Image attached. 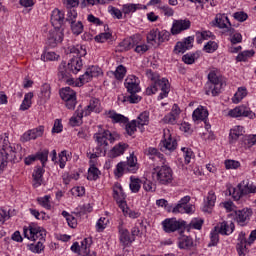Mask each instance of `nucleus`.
<instances>
[{
	"label": "nucleus",
	"mask_w": 256,
	"mask_h": 256,
	"mask_svg": "<svg viewBox=\"0 0 256 256\" xmlns=\"http://www.w3.org/2000/svg\"><path fill=\"white\" fill-rule=\"evenodd\" d=\"M40 99L42 101H49L51 99V85L45 83L41 86Z\"/></svg>",
	"instance_id": "nucleus-35"
},
{
	"label": "nucleus",
	"mask_w": 256,
	"mask_h": 256,
	"mask_svg": "<svg viewBox=\"0 0 256 256\" xmlns=\"http://www.w3.org/2000/svg\"><path fill=\"white\" fill-rule=\"evenodd\" d=\"M243 133H245L243 126H235L233 129H231L229 134L230 143H235L239 137L243 136Z\"/></svg>",
	"instance_id": "nucleus-32"
},
{
	"label": "nucleus",
	"mask_w": 256,
	"mask_h": 256,
	"mask_svg": "<svg viewBox=\"0 0 256 256\" xmlns=\"http://www.w3.org/2000/svg\"><path fill=\"white\" fill-rule=\"evenodd\" d=\"M84 112V117L91 115V113H101V102L97 98L90 99V103Z\"/></svg>",
	"instance_id": "nucleus-23"
},
{
	"label": "nucleus",
	"mask_w": 256,
	"mask_h": 256,
	"mask_svg": "<svg viewBox=\"0 0 256 256\" xmlns=\"http://www.w3.org/2000/svg\"><path fill=\"white\" fill-rule=\"evenodd\" d=\"M239 243L237 244V251H238V255H243V249L247 248V244H249V242H247V239L245 238V234L243 232L240 233L239 239H238Z\"/></svg>",
	"instance_id": "nucleus-38"
},
{
	"label": "nucleus",
	"mask_w": 256,
	"mask_h": 256,
	"mask_svg": "<svg viewBox=\"0 0 256 256\" xmlns=\"http://www.w3.org/2000/svg\"><path fill=\"white\" fill-rule=\"evenodd\" d=\"M208 80L206 84V95L212 93L213 97H217L221 93V89H223V80L215 72L208 74Z\"/></svg>",
	"instance_id": "nucleus-8"
},
{
	"label": "nucleus",
	"mask_w": 256,
	"mask_h": 256,
	"mask_svg": "<svg viewBox=\"0 0 256 256\" xmlns=\"http://www.w3.org/2000/svg\"><path fill=\"white\" fill-rule=\"evenodd\" d=\"M137 120H132L130 122L125 123V131L127 133V135H129L130 137L135 135V133H137Z\"/></svg>",
	"instance_id": "nucleus-36"
},
{
	"label": "nucleus",
	"mask_w": 256,
	"mask_h": 256,
	"mask_svg": "<svg viewBox=\"0 0 256 256\" xmlns=\"http://www.w3.org/2000/svg\"><path fill=\"white\" fill-rule=\"evenodd\" d=\"M48 158H49V150H43L42 152L36 153V159L41 161L42 167H45V163Z\"/></svg>",
	"instance_id": "nucleus-53"
},
{
	"label": "nucleus",
	"mask_w": 256,
	"mask_h": 256,
	"mask_svg": "<svg viewBox=\"0 0 256 256\" xmlns=\"http://www.w3.org/2000/svg\"><path fill=\"white\" fill-rule=\"evenodd\" d=\"M131 182H130V189L132 193H139V189H141V180L131 177Z\"/></svg>",
	"instance_id": "nucleus-52"
},
{
	"label": "nucleus",
	"mask_w": 256,
	"mask_h": 256,
	"mask_svg": "<svg viewBox=\"0 0 256 256\" xmlns=\"http://www.w3.org/2000/svg\"><path fill=\"white\" fill-rule=\"evenodd\" d=\"M140 83L141 81L135 75H129L125 79L124 85L130 94V96L127 97L129 103H139L141 101V97L137 95V93L141 91V86H139Z\"/></svg>",
	"instance_id": "nucleus-5"
},
{
	"label": "nucleus",
	"mask_w": 256,
	"mask_h": 256,
	"mask_svg": "<svg viewBox=\"0 0 256 256\" xmlns=\"http://www.w3.org/2000/svg\"><path fill=\"white\" fill-rule=\"evenodd\" d=\"M146 75L148 79L154 81V83L146 89V95H154V93H157L160 89L161 93L158 97L159 99H165V97L169 95V91L171 89L169 80L166 78L159 79V75L155 74L151 69L146 70Z\"/></svg>",
	"instance_id": "nucleus-2"
},
{
	"label": "nucleus",
	"mask_w": 256,
	"mask_h": 256,
	"mask_svg": "<svg viewBox=\"0 0 256 256\" xmlns=\"http://www.w3.org/2000/svg\"><path fill=\"white\" fill-rule=\"evenodd\" d=\"M218 45L215 41H209L205 46L204 49L206 50V53H214V51H217Z\"/></svg>",
	"instance_id": "nucleus-60"
},
{
	"label": "nucleus",
	"mask_w": 256,
	"mask_h": 256,
	"mask_svg": "<svg viewBox=\"0 0 256 256\" xmlns=\"http://www.w3.org/2000/svg\"><path fill=\"white\" fill-rule=\"evenodd\" d=\"M187 225V222L183 220H177V218H167L162 222V227L165 233H175L179 229H183Z\"/></svg>",
	"instance_id": "nucleus-10"
},
{
	"label": "nucleus",
	"mask_w": 256,
	"mask_h": 256,
	"mask_svg": "<svg viewBox=\"0 0 256 256\" xmlns=\"http://www.w3.org/2000/svg\"><path fill=\"white\" fill-rule=\"evenodd\" d=\"M191 28V21L185 20H174L171 33L172 35H179L182 31H187V29Z\"/></svg>",
	"instance_id": "nucleus-19"
},
{
	"label": "nucleus",
	"mask_w": 256,
	"mask_h": 256,
	"mask_svg": "<svg viewBox=\"0 0 256 256\" xmlns=\"http://www.w3.org/2000/svg\"><path fill=\"white\" fill-rule=\"evenodd\" d=\"M137 11V5L135 4H124L122 7V13L129 15V13H135Z\"/></svg>",
	"instance_id": "nucleus-57"
},
{
	"label": "nucleus",
	"mask_w": 256,
	"mask_h": 256,
	"mask_svg": "<svg viewBox=\"0 0 256 256\" xmlns=\"http://www.w3.org/2000/svg\"><path fill=\"white\" fill-rule=\"evenodd\" d=\"M23 159L21 154V145L9 143L4 139L0 144V171H3L7 166V163H19Z\"/></svg>",
	"instance_id": "nucleus-1"
},
{
	"label": "nucleus",
	"mask_w": 256,
	"mask_h": 256,
	"mask_svg": "<svg viewBox=\"0 0 256 256\" xmlns=\"http://www.w3.org/2000/svg\"><path fill=\"white\" fill-rule=\"evenodd\" d=\"M172 213H193V205L191 204H177L173 209Z\"/></svg>",
	"instance_id": "nucleus-34"
},
{
	"label": "nucleus",
	"mask_w": 256,
	"mask_h": 256,
	"mask_svg": "<svg viewBox=\"0 0 256 256\" xmlns=\"http://www.w3.org/2000/svg\"><path fill=\"white\" fill-rule=\"evenodd\" d=\"M164 139L160 142L161 151H175L177 149V140L171 136L169 129H164Z\"/></svg>",
	"instance_id": "nucleus-12"
},
{
	"label": "nucleus",
	"mask_w": 256,
	"mask_h": 256,
	"mask_svg": "<svg viewBox=\"0 0 256 256\" xmlns=\"http://www.w3.org/2000/svg\"><path fill=\"white\" fill-rule=\"evenodd\" d=\"M126 149H129V144L119 143L108 152V157H110V159H115L117 157H121V155H123V153H125Z\"/></svg>",
	"instance_id": "nucleus-25"
},
{
	"label": "nucleus",
	"mask_w": 256,
	"mask_h": 256,
	"mask_svg": "<svg viewBox=\"0 0 256 256\" xmlns=\"http://www.w3.org/2000/svg\"><path fill=\"white\" fill-rule=\"evenodd\" d=\"M71 70H69V66L67 62L62 61L58 67V79L59 81H64L68 85H74V81L71 78Z\"/></svg>",
	"instance_id": "nucleus-15"
},
{
	"label": "nucleus",
	"mask_w": 256,
	"mask_h": 256,
	"mask_svg": "<svg viewBox=\"0 0 256 256\" xmlns=\"http://www.w3.org/2000/svg\"><path fill=\"white\" fill-rule=\"evenodd\" d=\"M131 49H133V45L131 44V41L129 40V38L124 39L118 45V51L120 52L129 51Z\"/></svg>",
	"instance_id": "nucleus-46"
},
{
	"label": "nucleus",
	"mask_w": 256,
	"mask_h": 256,
	"mask_svg": "<svg viewBox=\"0 0 256 256\" xmlns=\"http://www.w3.org/2000/svg\"><path fill=\"white\" fill-rule=\"evenodd\" d=\"M193 47V37H187L183 42H177L174 47V53L179 55V53H185L188 49Z\"/></svg>",
	"instance_id": "nucleus-21"
},
{
	"label": "nucleus",
	"mask_w": 256,
	"mask_h": 256,
	"mask_svg": "<svg viewBox=\"0 0 256 256\" xmlns=\"http://www.w3.org/2000/svg\"><path fill=\"white\" fill-rule=\"evenodd\" d=\"M189 225L192 229H197L199 231L203 227V219L194 218Z\"/></svg>",
	"instance_id": "nucleus-63"
},
{
	"label": "nucleus",
	"mask_w": 256,
	"mask_h": 256,
	"mask_svg": "<svg viewBox=\"0 0 256 256\" xmlns=\"http://www.w3.org/2000/svg\"><path fill=\"white\" fill-rule=\"evenodd\" d=\"M136 124H138V128L144 127V125H149V112H142L138 116V121H136Z\"/></svg>",
	"instance_id": "nucleus-41"
},
{
	"label": "nucleus",
	"mask_w": 256,
	"mask_h": 256,
	"mask_svg": "<svg viewBox=\"0 0 256 256\" xmlns=\"http://www.w3.org/2000/svg\"><path fill=\"white\" fill-rule=\"evenodd\" d=\"M158 35L159 30H151L147 35V42L151 43V45H155V43L159 45Z\"/></svg>",
	"instance_id": "nucleus-45"
},
{
	"label": "nucleus",
	"mask_w": 256,
	"mask_h": 256,
	"mask_svg": "<svg viewBox=\"0 0 256 256\" xmlns=\"http://www.w3.org/2000/svg\"><path fill=\"white\" fill-rule=\"evenodd\" d=\"M43 173H45V170L41 166L34 169L32 174L34 187H41V183H43Z\"/></svg>",
	"instance_id": "nucleus-29"
},
{
	"label": "nucleus",
	"mask_w": 256,
	"mask_h": 256,
	"mask_svg": "<svg viewBox=\"0 0 256 256\" xmlns=\"http://www.w3.org/2000/svg\"><path fill=\"white\" fill-rule=\"evenodd\" d=\"M69 24L74 35H81L83 33V22L74 20L69 22Z\"/></svg>",
	"instance_id": "nucleus-37"
},
{
	"label": "nucleus",
	"mask_w": 256,
	"mask_h": 256,
	"mask_svg": "<svg viewBox=\"0 0 256 256\" xmlns=\"http://www.w3.org/2000/svg\"><path fill=\"white\" fill-rule=\"evenodd\" d=\"M43 133H45V126L40 125L36 128L30 129L26 131L20 138L22 143H27V141H32L35 139H39V137H43Z\"/></svg>",
	"instance_id": "nucleus-13"
},
{
	"label": "nucleus",
	"mask_w": 256,
	"mask_h": 256,
	"mask_svg": "<svg viewBox=\"0 0 256 256\" xmlns=\"http://www.w3.org/2000/svg\"><path fill=\"white\" fill-rule=\"evenodd\" d=\"M99 128L100 130L93 136L95 143H97L96 151L97 153H103V155H106L109 143L113 144L115 141H119L120 136L117 132L105 130L101 128V126H99Z\"/></svg>",
	"instance_id": "nucleus-3"
},
{
	"label": "nucleus",
	"mask_w": 256,
	"mask_h": 256,
	"mask_svg": "<svg viewBox=\"0 0 256 256\" xmlns=\"http://www.w3.org/2000/svg\"><path fill=\"white\" fill-rule=\"evenodd\" d=\"M253 55H255V50H246L238 54V56L236 57V60L247 61V59H249V57H253Z\"/></svg>",
	"instance_id": "nucleus-49"
},
{
	"label": "nucleus",
	"mask_w": 256,
	"mask_h": 256,
	"mask_svg": "<svg viewBox=\"0 0 256 256\" xmlns=\"http://www.w3.org/2000/svg\"><path fill=\"white\" fill-rule=\"evenodd\" d=\"M57 59H59V54L52 51H46L41 55L42 61H57Z\"/></svg>",
	"instance_id": "nucleus-44"
},
{
	"label": "nucleus",
	"mask_w": 256,
	"mask_h": 256,
	"mask_svg": "<svg viewBox=\"0 0 256 256\" xmlns=\"http://www.w3.org/2000/svg\"><path fill=\"white\" fill-rule=\"evenodd\" d=\"M64 21H65V14L59 9H54L51 15V23L53 27H56V29H59V27L63 25Z\"/></svg>",
	"instance_id": "nucleus-24"
},
{
	"label": "nucleus",
	"mask_w": 256,
	"mask_h": 256,
	"mask_svg": "<svg viewBox=\"0 0 256 256\" xmlns=\"http://www.w3.org/2000/svg\"><path fill=\"white\" fill-rule=\"evenodd\" d=\"M114 191V199L116 203H118L119 207H127V202H125V192L123 191V186H121L119 183H116L113 188Z\"/></svg>",
	"instance_id": "nucleus-20"
},
{
	"label": "nucleus",
	"mask_w": 256,
	"mask_h": 256,
	"mask_svg": "<svg viewBox=\"0 0 256 256\" xmlns=\"http://www.w3.org/2000/svg\"><path fill=\"white\" fill-rule=\"evenodd\" d=\"M107 223H109V220L107 218L101 217L97 223H96V230L98 233H101V231L105 230V227H107Z\"/></svg>",
	"instance_id": "nucleus-55"
},
{
	"label": "nucleus",
	"mask_w": 256,
	"mask_h": 256,
	"mask_svg": "<svg viewBox=\"0 0 256 256\" xmlns=\"http://www.w3.org/2000/svg\"><path fill=\"white\" fill-rule=\"evenodd\" d=\"M49 199H51V196L46 195L44 197L37 198V201H38L39 205H41V207H44V209L50 210L51 209V201Z\"/></svg>",
	"instance_id": "nucleus-48"
},
{
	"label": "nucleus",
	"mask_w": 256,
	"mask_h": 256,
	"mask_svg": "<svg viewBox=\"0 0 256 256\" xmlns=\"http://www.w3.org/2000/svg\"><path fill=\"white\" fill-rule=\"evenodd\" d=\"M111 33L109 32H104V33H100L99 35L95 36V41L97 43H105V41L111 39Z\"/></svg>",
	"instance_id": "nucleus-56"
},
{
	"label": "nucleus",
	"mask_w": 256,
	"mask_h": 256,
	"mask_svg": "<svg viewBox=\"0 0 256 256\" xmlns=\"http://www.w3.org/2000/svg\"><path fill=\"white\" fill-rule=\"evenodd\" d=\"M152 177L160 185H169L173 181V170L167 165L157 166L154 168V172H152Z\"/></svg>",
	"instance_id": "nucleus-7"
},
{
	"label": "nucleus",
	"mask_w": 256,
	"mask_h": 256,
	"mask_svg": "<svg viewBox=\"0 0 256 256\" xmlns=\"http://www.w3.org/2000/svg\"><path fill=\"white\" fill-rule=\"evenodd\" d=\"M68 51L72 58L70 59L68 65L69 71L77 75L81 69H83V60L81 57H85L87 55V50L83 48L81 45L70 46L68 47Z\"/></svg>",
	"instance_id": "nucleus-4"
},
{
	"label": "nucleus",
	"mask_w": 256,
	"mask_h": 256,
	"mask_svg": "<svg viewBox=\"0 0 256 256\" xmlns=\"http://www.w3.org/2000/svg\"><path fill=\"white\" fill-rule=\"evenodd\" d=\"M139 171V164L137 163V157L131 154L126 162H119L114 170L115 177H123L124 173H137Z\"/></svg>",
	"instance_id": "nucleus-6"
},
{
	"label": "nucleus",
	"mask_w": 256,
	"mask_h": 256,
	"mask_svg": "<svg viewBox=\"0 0 256 256\" xmlns=\"http://www.w3.org/2000/svg\"><path fill=\"white\" fill-rule=\"evenodd\" d=\"M180 249H189V247H193V239L189 236H183L179 240Z\"/></svg>",
	"instance_id": "nucleus-42"
},
{
	"label": "nucleus",
	"mask_w": 256,
	"mask_h": 256,
	"mask_svg": "<svg viewBox=\"0 0 256 256\" xmlns=\"http://www.w3.org/2000/svg\"><path fill=\"white\" fill-rule=\"evenodd\" d=\"M235 231V224L233 222L227 223L222 222L220 224V227H218V232L221 233V235H231Z\"/></svg>",
	"instance_id": "nucleus-31"
},
{
	"label": "nucleus",
	"mask_w": 256,
	"mask_h": 256,
	"mask_svg": "<svg viewBox=\"0 0 256 256\" xmlns=\"http://www.w3.org/2000/svg\"><path fill=\"white\" fill-rule=\"evenodd\" d=\"M29 249L32 251V253H41L45 247L43 246V243L37 242L36 244H30Z\"/></svg>",
	"instance_id": "nucleus-59"
},
{
	"label": "nucleus",
	"mask_w": 256,
	"mask_h": 256,
	"mask_svg": "<svg viewBox=\"0 0 256 256\" xmlns=\"http://www.w3.org/2000/svg\"><path fill=\"white\" fill-rule=\"evenodd\" d=\"M158 9L162 11L165 17H173V15H175L173 8L169 7L168 5L159 6Z\"/></svg>",
	"instance_id": "nucleus-58"
},
{
	"label": "nucleus",
	"mask_w": 256,
	"mask_h": 256,
	"mask_svg": "<svg viewBox=\"0 0 256 256\" xmlns=\"http://www.w3.org/2000/svg\"><path fill=\"white\" fill-rule=\"evenodd\" d=\"M229 117H248L249 119H255V112L251 111V109L246 106H237L234 109H231L228 112Z\"/></svg>",
	"instance_id": "nucleus-16"
},
{
	"label": "nucleus",
	"mask_w": 256,
	"mask_h": 256,
	"mask_svg": "<svg viewBox=\"0 0 256 256\" xmlns=\"http://www.w3.org/2000/svg\"><path fill=\"white\" fill-rule=\"evenodd\" d=\"M209 117V111L204 109L203 106L198 107L192 114L193 121H205Z\"/></svg>",
	"instance_id": "nucleus-28"
},
{
	"label": "nucleus",
	"mask_w": 256,
	"mask_h": 256,
	"mask_svg": "<svg viewBox=\"0 0 256 256\" xmlns=\"http://www.w3.org/2000/svg\"><path fill=\"white\" fill-rule=\"evenodd\" d=\"M99 175H101V171L97 169L95 166H91L88 169V181H97L99 179Z\"/></svg>",
	"instance_id": "nucleus-39"
},
{
	"label": "nucleus",
	"mask_w": 256,
	"mask_h": 256,
	"mask_svg": "<svg viewBox=\"0 0 256 256\" xmlns=\"http://www.w3.org/2000/svg\"><path fill=\"white\" fill-rule=\"evenodd\" d=\"M143 189L144 191H149L150 193H153L155 189H157V187L150 180H145L143 182Z\"/></svg>",
	"instance_id": "nucleus-64"
},
{
	"label": "nucleus",
	"mask_w": 256,
	"mask_h": 256,
	"mask_svg": "<svg viewBox=\"0 0 256 256\" xmlns=\"http://www.w3.org/2000/svg\"><path fill=\"white\" fill-rule=\"evenodd\" d=\"M83 117H85V112L83 110H77L74 115L70 118L71 127H79L83 124Z\"/></svg>",
	"instance_id": "nucleus-30"
},
{
	"label": "nucleus",
	"mask_w": 256,
	"mask_h": 256,
	"mask_svg": "<svg viewBox=\"0 0 256 256\" xmlns=\"http://www.w3.org/2000/svg\"><path fill=\"white\" fill-rule=\"evenodd\" d=\"M215 201H217V196H215V192L210 191L207 196L205 207H208V208L215 207Z\"/></svg>",
	"instance_id": "nucleus-54"
},
{
	"label": "nucleus",
	"mask_w": 256,
	"mask_h": 256,
	"mask_svg": "<svg viewBox=\"0 0 256 256\" xmlns=\"http://www.w3.org/2000/svg\"><path fill=\"white\" fill-rule=\"evenodd\" d=\"M218 228L215 227V230L211 232V236H210V243L208 244V247H215V245H217V243H219V230H217Z\"/></svg>",
	"instance_id": "nucleus-51"
},
{
	"label": "nucleus",
	"mask_w": 256,
	"mask_h": 256,
	"mask_svg": "<svg viewBox=\"0 0 256 256\" xmlns=\"http://www.w3.org/2000/svg\"><path fill=\"white\" fill-rule=\"evenodd\" d=\"M247 97V89L245 88H238V91L234 94L232 98L233 103H240L243 99Z\"/></svg>",
	"instance_id": "nucleus-40"
},
{
	"label": "nucleus",
	"mask_w": 256,
	"mask_h": 256,
	"mask_svg": "<svg viewBox=\"0 0 256 256\" xmlns=\"http://www.w3.org/2000/svg\"><path fill=\"white\" fill-rule=\"evenodd\" d=\"M225 167L226 169H239V167H241V163L235 160H226Z\"/></svg>",
	"instance_id": "nucleus-62"
},
{
	"label": "nucleus",
	"mask_w": 256,
	"mask_h": 256,
	"mask_svg": "<svg viewBox=\"0 0 256 256\" xmlns=\"http://www.w3.org/2000/svg\"><path fill=\"white\" fill-rule=\"evenodd\" d=\"M119 234H120V243H122L124 247L131 243V236L129 235L128 229L123 228V226H119Z\"/></svg>",
	"instance_id": "nucleus-33"
},
{
	"label": "nucleus",
	"mask_w": 256,
	"mask_h": 256,
	"mask_svg": "<svg viewBox=\"0 0 256 256\" xmlns=\"http://www.w3.org/2000/svg\"><path fill=\"white\" fill-rule=\"evenodd\" d=\"M89 247H91V239L85 238L81 242V246H79V242H74L71 246V251L74 253H79V255L82 256H97V253L92 252V254H89Z\"/></svg>",
	"instance_id": "nucleus-11"
},
{
	"label": "nucleus",
	"mask_w": 256,
	"mask_h": 256,
	"mask_svg": "<svg viewBox=\"0 0 256 256\" xmlns=\"http://www.w3.org/2000/svg\"><path fill=\"white\" fill-rule=\"evenodd\" d=\"M105 115L108 119H111L112 123H119L120 125L129 123V118L125 117L123 114L116 113L115 110L106 111Z\"/></svg>",
	"instance_id": "nucleus-22"
},
{
	"label": "nucleus",
	"mask_w": 256,
	"mask_h": 256,
	"mask_svg": "<svg viewBox=\"0 0 256 256\" xmlns=\"http://www.w3.org/2000/svg\"><path fill=\"white\" fill-rule=\"evenodd\" d=\"M235 220L242 227L249 221L251 216L253 215V210L249 208H244L242 210H236L235 212Z\"/></svg>",
	"instance_id": "nucleus-18"
},
{
	"label": "nucleus",
	"mask_w": 256,
	"mask_h": 256,
	"mask_svg": "<svg viewBox=\"0 0 256 256\" xmlns=\"http://www.w3.org/2000/svg\"><path fill=\"white\" fill-rule=\"evenodd\" d=\"M125 75H127V68L123 65H119L114 72L115 78L118 79V81H121Z\"/></svg>",
	"instance_id": "nucleus-47"
},
{
	"label": "nucleus",
	"mask_w": 256,
	"mask_h": 256,
	"mask_svg": "<svg viewBox=\"0 0 256 256\" xmlns=\"http://www.w3.org/2000/svg\"><path fill=\"white\" fill-rule=\"evenodd\" d=\"M101 75V68L97 66H91L87 68L85 73L79 77L81 85H85V83H89L92 77H99Z\"/></svg>",
	"instance_id": "nucleus-17"
},
{
	"label": "nucleus",
	"mask_w": 256,
	"mask_h": 256,
	"mask_svg": "<svg viewBox=\"0 0 256 256\" xmlns=\"http://www.w3.org/2000/svg\"><path fill=\"white\" fill-rule=\"evenodd\" d=\"M60 97L65 101L67 109H75L77 105V93L71 87H65L60 90Z\"/></svg>",
	"instance_id": "nucleus-9"
},
{
	"label": "nucleus",
	"mask_w": 256,
	"mask_h": 256,
	"mask_svg": "<svg viewBox=\"0 0 256 256\" xmlns=\"http://www.w3.org/2000/svg\"><path fill=\"white\" fill-rule=\"evenodd\" d=\"M237 187L241 190L243 195H250V193L256 192V184L249 182V180L242 181Z\"/></svg>",
	"instance_id": "nucleus-26"
},
{
	"label": "nucleus",
	"mask_w": 256,
	"mask_h": 256,
	"mask_svg": "<svg viewBox=\"0 0 256 256\" xmlns=\"http://www.w3.org/2000/svg\"><path fill=\"white\" fill-rule=\"evenodd\" d=\"M213 25H215L219 29H226V33H228L229 35H233V33H235V28L231 27L229 17L225 15H216Z\"/></svg>",
	"instance_id": "nucleus-14"
},
{
	"label": "nucleus",
	"mask_w": 256,
	"mask_h": 256,
	"mask_svg": "<svg viewBox=\"0 0 256 256\" xmlns=\"http://www.w3.org/2000/svg\"><path fill=\"white\" fill-rule=\"evenodd\" d=\"M23 235L26 239H29V241H37L39 235H41V231L33 226H29L28 228L24 227Z\"/></svg>",
	"instance_id": "nucleus-27"
},
{
	"label": "nucleus",
	"mask_w": 256,
	"mask_h": 256,
	"mask_svg": "<svg viewBox=\"0 0 256 256\" xmlns=\"http://www.w3.org/2000/svg\"><path fill=\"white\" fill-rule=\"evenodd\" d=\"M195 59H197L196 54H185L182 57V61L186 63V65H193V63H195Z\"/></svg>",
	"instance_id": "nucleus-61"
},
{
	"label": "nucleus",
	"mask_w": 256,
	"mask_h": 256,
	"mask_svg": "<svg viewBox=\"0 0 256 256\" xmlns=\"http://www.w3.org/2000/svg\"><path fill=\"white\" fill-rule=\"evenodd\" d=\"M62 216L66 218V221L71 229H75L77 227V218H75V216L69 214L67 211H63Z\"/></svg>",
	"instance_id": "nucleus-43"
},
{
	"label": "nucleus",
	"mask_w": 256,
	"mask_h": 256,
	"mask_svg": "<svg viewBox=\"0 0 256 256\" xmlns=\"http://www.w3.org/2000/svg\"><path fill=\"white\" fill-rule=\"evenodd\" d=\"M120 209L122 210L124 215L131 217V219H137L141 215L139 212H135L129 209L127 206L120 207Z\"/></svg>",
	"instance_id": "nucleus-50"
}]
</instances>
